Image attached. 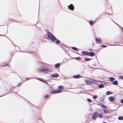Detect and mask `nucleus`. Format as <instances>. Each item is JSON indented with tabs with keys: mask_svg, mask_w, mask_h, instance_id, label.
<instances>
[{
	"mask_svg": "<svg viewBox=\"0 0 123 123\" xmlns=\"http://www.w3.org/2000/svg\"><path fill=\"white\" fill-rule=\"evenodd\" d=\"M96 64L95 63H94L93 64V65L95 66H96Z\"/></svg>",
	"mask_w": 123,
	"mask_h": 123,
	"instance_id": "nucleus-53",
	"label": "nucleus"
},
{
	"mask_svg": "<svg viewBox=\"0 0 123 123\" xmlns=\"http://www.w3.org/2000/svg\"><path fill=\"white\" fill-rule=\"evenodd\" d=\"M59 75L58 73H56V74L54 73L51 75V77L52 78H57L58 77Z\"/></svg>",
	"mask_w": 123,
	"mask_h": 123,
	"instance_id": "nucleus-6",
	"label": "nucleus"
},
{
	"mask_svg": "<svg viewBox=\"0 0 123 123\" xmlns=\"http://www.w3.org/2000/svg\"><path fill=\"white\" fill-rule=\"evenodd\" d=\"M3 65H2V66H8L10 67V66L8 65V64L7 63H6L4 62L3 63Z\"/></svg>",
	"mask_w": 123,
	"mask_h": 123,
	"instance_id": "nucleus-32",
	"label": "nucleus"
},
{
	"mask_svg": "<svg viewBox=\"0 0 123 123\" xmlns=\"http://www.w3.org/2000/svg\"><path fill=\"white\" fill-rule=\"evenodd\" d=\"M49 96V95L48 94H46L45 95V96H44V98H47Z\"/></svg>",
	"mask_w": 123,
	"mask_h": 123,
	"instance_id": "nucleus-40",
	"label": "nucleus"
},
{
	"mask_svg": "<svg viewBox=\"0 0 123 123\" xmlns=\"http://www.w3.org/2000/svg\"><path fill=\"white\" fill-rule=\"evenodd\" d=\"M107 46L104 45H102L100 46V47L103 48H106Z\"/></svg>",
	"mask_w": 123,
	"mask_h": 123,
	"instance_id": "nucleus-30",
	"label": "nucleus"
},
{
	"mask_svg": "<svg viewBox=\"0 0 123 123\" xmlns=\"http://www.w3.org/2000/svg\"><path fill=\"white\" fill-rule=\"evenodd\" d=\"M5 37H7V38H8L9 39V40H10L11 41H11L10 39L9 38H8V37H7L6 36H5Z\"/></svg>",
	"mask_w": 123,
	"mask_h": 123,
	"instance_id": "nucleus-49",
	"label": "nucleus"
},
{
	"mask_svg": "<svg viewBox=\"0 0 123 123\" xmlns=\"http://www.w3.org/2000/svg\"><path fill=\"white\" fill-rule=\"evenodd\" d=\"M95 40L96 42L98 43H101L102 42V40L100 37H96Z\"/></svg>",
	"mask_w": 123,
	"mask_h": 123,
	"instance_id": "nucleus-10",
	"label": "nucleus"
},
{
	"mask_svg": "<svg viewBox=\"0 0 123 123\" xmlns=\"http://www.w3.org/2000/svg\"><path fill=\"white\" fill-rule=\"evenodd\" d=\"M81 59V58L79 57H78L75 58V59L76 60H80Z\"/></svg>",
	"mask_w": 123,
	"mask_h": 123,
	"instance_id": "nucleus-36",
	"label": "nucleus"
},
{
	"mask_svg": "<svg viewBox=\"0 0 123 123\" xmlns=\"http://www.w3.org/2000/svg\"><path fill=\"white\" fill-rule=\"evenodd\" d=\"M119 79H122L123 78V77L121 75H120L119 76Z\"/></svg>",
	"mask_w": 123,
	"mask_h": 123,
	"instance_id": "nucleus-41",
	"label": "nucleus"
},
{
	"mask_svg": "<svg viewBox=\"0 0 123 123\" xmlns=\"http://www.w3.org/2000/svg\"><path fill=\"white\" fill-rule=\"evenodd\" d=\"M89 53H90L88 51H86V55L89 56Z\"/></svg>",
	"mask_w": 123,
	"mask_h": 123,
	"instance_id": "nucleus-37",
	"label": "nucleus"
},
{
	"mask_svg": "<svg viewBox=\"0 0 123 123\" xmlns=\"http://www.w3.org/2000/svg\"><path fill=\"white\" fill-rule=\"evenodd\" d=\"M40 119L41 120H42V121H43V122L44 123H45L44 122V121H43V120H42V118H40Z\"/></svg>",
	"mask_w": 123,
	"mask_h": 123,
	"instance_id": "nucleus-56",
	"label": "nucleus"
},
{
	"mask_svg": "<svg viewBox=\"0 0 123 123\" xmlns=\"http://www.w3.org/2000/svg\"><path fill=\"white\" fill-rule=\"evenodd\" d=\"M52 69L51 68L45 67L42 66L41 68H39L37 69V70L40 73L45 72H51Z\"/></svg>",
	"mask_w": 123,
	"mask_h": 123,
	"instance_id": "nucleus-2",
	"label": "nucleus"
},
{
	"mask_svg": "<svg viewBox=\"0 0 123 123\" xmlns=\"http://www.w3.org/2000/svg\"><path fill=\"white\" fill-rule=\"evenodd\" d=\"M37 22L36 24H35V25H36V24H37Z\"/></svg>",
	"mask_w": 123,
	"mask_h": 123,
	"instance_id": "nucleus-62",
	"label": "nucleus"
},
{
	"mask_svg": "<svg viewBox=\"0 0 123 123\" xmlns=\"http://www.w3.org/2000/svg\"><path fill=\"white\" fill-rule=\"evenodd\" d=\"M30 78H26L25 79V80H30Z\"/></svg>",
	"mask_w": 123,
	"mask_h": 123,
	"instance_id": "nucleus-44",
	"label": "nucleus"
},
{
	"mask_svg": "<svg viewBox=\"0 0 123 123\" xmlns=\"http://www.w3.org/2000/svg\"><path fill=\"white\" fill-rule=\"evenodd\" d=\"M91 59H92V58H88L87 57H85L84 59V60L86 62L90 61Z\"/></svg>",
	"mask_w": 123,
	"mask_h": 123,
	"instance_id": "nucleus-23",
	"label": "nucleus"
},
{
	"mask_svg": "<svg viewBox=\"0 0 123 123\" xmlns=\"http://www.w3.org/2000/svg\"><path fill=\"white\" fill-rule=\"evenodd\" d=\"M109 116H105L104 117H105V118H107V117H109Z\"/></svg>",
	"mask_w": 123,
	"mask_h": 123,
	"instance_id": "nucleus-48",
	"label": "nucleus"
},
{
	"mask_svg": "<svg viewBox=\"0 0 123 123\" xmlns=\"http://www.w3.org/2000/svg\"><path fill=\"white\" fill-rule=\"evenodd\" d=\"M26 53H31V54H33L35 56H37V54H35V53L34 52H28L27 51L26 52Z\"/></svg>",
	"mask_w": 123,
	"mask_h": 123,
	"instance_id": "nucleus-27",
	"label": "nucleus"
},
{
	"mask_svg": "<svg viewBox=\"0 0 123 123\" xmlns=\"http://www.w3.org/2000/svg\"><path fill=\"white\" fill-rule=\"evenodd\" d=\"M20 84H21V83L20 82L18 84V85H17V86H19V85Z\"/></svg>",
	"mask_w": 123,
	"mask_h": 123,
	"instance_id": "nucleus-54",
	"label": "nucleus"
},
{
	"mask_svg": "<svg viewBox=\"0 0 123 123\" xmlns=\"http://www.w3.org/2000/svg\"><path fill=\"white\" fill-rule=\"evenodd\" d=\"M118 119L119 120H123V116H120L118 117Z\"/></svg>",
	"mask_w": 123,
	"mask_h": 123,
	"instance_id": "nucleus-29",
	"label": "nucleus"
},
{
	"mask_svg": "<svg viewBox=\"0 0 123 123\" xmlns=\"http://www.w3.org/2000/svg\"><path fill=\"white\" fill-rule=\"evenodd\" d=\"M101 107L103 108L104 109H106L107 107H107L106 105H105L104 104H102Z\"/></svg>",
	"mask_w": 123,
	"mask_h": 123,
	"instance_id": "nucleus-28",
	"label": "nucleus"
},
{
	"mask_svg": "<svg viewBox=\"0 0 123 123\" xmlns=\"http://www.w3.org/2000/svg\"><path fill=\"white\" fill-rule=\"evenodd\" d=\"M115 79L112 77H109V81L111 82H113Z\"/></svg>",
	"mask_w": 123,
	"mask_h": 123,
	"instance_id": "nucleus-18",
	"label": "nucleus"
},
{
	"mask_svg": "<svg viewBox=\"0 0 123 123\" xmlns=\"http://www.w3.org/2000/svg\"><path fill=\"white\" fill-rule=\"evenodd\" d=\"M112 84L114 85H117L118 84V82L117 80H115L113 81L112 82Z\"/></svg>",
	"mask_w": 123,
	"mask_h": 123,
	"instance_id": "nucleus-16",
	"label": "nucleus"
},
{
	"mask_svg": "<svg viewBox=\"0 0 123 123\" xmlns=\"http://www.w3.org/2000/svg\"><path fill=\"white\" fill-rule=\"evenodd\" d=\"M86 51L85 50H83L81 52V54L83 55H86Z\"/></svg>",
	"mask_w": 123,
	"mask_h": 123,
	"instance_id": "nucleus-31",
	"label": "nucleus"
},
{
	"mask_svg": "<svg viewBox=\"0 0 123 123\" xmlns=\"http://www.w3.org/2000/svg\"><path fill=\"white\" fill-rule=\"evenodd\" d=\"M35 79L37 80H38L42 82H44V80H45V79H42V78H37V77H36Z\"/></svg>",
	"mask_w": 123,
	"mask_h": 123,
	"instance_id": "nucleus-15",
	"label": "nucleus"
},
{
	"mask_svg": "<svg viewBox=\"0 0 123 123\" xmlns=\"http://www.w3.org/2000/svg\"><path fill=\"white\" fill-rule=\"evenodd\" d=\"M24 98V99H25V100H26V101H28L29 102V101H28V100H27L25 98Z\"/></svg>",
	"mask_w": 123,
	"mask_h": 123,
	"instance_id": "nucleus-55",
	"label": "nucleus"
},
{
	"mask_svg": "<svg viewBox=\"0 0 123 123\" xmlns=\"http://www.w3.org/2000/svg\"><path fill=\"white\" fill-rule=\"evenodd\" d=\"M34 43V42H32L29 45L30 46H32L33 48H34V46L33 45H32V44H33V43Z\"/></svg>",
	"mask_w": 123,
	"mask_h": 123,
	"instance_id": "nucleus-38",
	"label": "nucleus"
},
{
	"mask_svg": "<svg viewBox=\"0 0 123 123\" xmlns=\"http://www.w3.org/2000/svg\"><path fill=\"white\" fill-rule=\"evenodd\" d=\"M120 102L121 103L123 104V99H121L120 101Z\"/></svg>",
	"mask_w": 123,
	"mask_h": 123,
	"instance_id": "nucleus-42",
	"label": "nucleus"
},
{
	"mask_svg": "<svg viewBox=\"0 0 123 123\" xmlns=\"http://www.w3.org/2000/svg\"><path fill=\"white\" fill-rule=\"evenodd\" d=\"M61 48L66 53H67V51L66 50L65 48H64L63 46Z\"/></svg>",
	"mask_w": 123,
	"mask_h": 123,
	"instance_id": "nucleus-34",
	"label": "nucleus"
},
{
	"mask_svg": "<svg viewBox=\"0 0 123 123\" xmlns=\"http://www.w3.org/2000/svg\"><path fill=\"white\" fill-rule=\"evenodd\" d=\"M98 112L97 111H95L93 114L92 118L93 120H95L96 119L98 116Z\"/></svg>",
	"mask_w": 123,
	"mask_h": 123,
	"instance_id": "nucleus-3",
	"label": "nucleus"
},
{
	"mask_svg": "<svg viewBox=\"0 0 123 123\" xmlns=\"http://www.w3.org/2000/svg\"><path fill=\"white\" fill-rule=\"evenodd\" d=\"M59 89L62 90L64 89V87L62 86H59L58 87Z\"/></svg>",
	"mask_w": 123,
	"mask_h": 123,
	"instance_id": "nucleus-25",
	"label": "nucleus"
},
{
	"mask_svg": "<svg viewBox=\"0 0 123 123\" xmlns=\"http://www.w3.org/2000/svg\"><path fill=\"white\" fill-rule=\"evenodd\" d=\"M37 121H38V120H39V119H38H38H37Z\"/></svg>",
	"mask_w": 123,
	"mask_h": 123,
	"instance_id": "nucleus-63",
	"label": "nucleus"
},
{
	"mask_svg": "<svg viewBox=\"0 0 123 123\" xmlns=\"http://www.w3.org/2000/svg\"><path fill=\"white\" fill-rule=\"evenodd\" d=\"M11 59H12L11 58L10 59V62H11Z\"/></svg>",
	"mask_w": 123,
	"mask_h": 123,
	"instance_id": "nucleus-61",
	"label": "nucleus"
},
{
	"mask_svg": "<svg viewBox=\"0 0 123 123\" xmlns=\"http://www.w3.org/2000/svg\"><path fill=\"white\" fill-rule=\"evenodd\" d=\"M99 18V17L96 19L95 21H93L92 20H89V22L90 25H92L94 24L95 23L96 21Z\"/></svg>",
	"mask_w": 123,
	"mask_h": 123,
	"instance_id": "nucleus-8",
	"label": "nucleus"
},
{
	"mask_svg": "<svg viewBox=\"0 0 123 123\" xmlns=\"http://www.w3.org/2000/svg\"><path fill=\"white\" fill-rule=\"evenodd\" d=\"M112 92L109 91H107L106 92V94L107 95H109L110 94H112Z\"/></svg>",
	"mask_w": 123,
	"mask_h": 123,
	"instance_id": "nucleus-24",
	"label": "nucleus"
},
{
	"mask_svg": "<svg viewBox=\"0 0 123 123\" xmlns=\"http://www.w3.org/2000/svg\"><path fill=\"white\" fill-rule=\"evenodd\" d=\"M80 76L81 75L80 74H77L73 75V77L74 78L78 79L80 78Z\"/></svg>",
	"mask_w": 123,
	"mask_h": 123,
	"instance_id": "nucleus-11",
	"label": "nucleus"
},
{
	"mask_svg": "<svg viewBox=\"0 0 123 123\" xmlns=\"http://www.w3.org/2000/svg\"><path fill=\"white\" fill-rule=\"evenodd\" d=\"M68 8L69 9L72 10H73L74 9V6L73 4H71L69 5H68Z\"/></svg>",
	"mask_w": 123,
	"mask_h": 123,
	"instance_id": "nucleus-7",
	"label": "nucleus"
},
{
	"mask_svg": "<svg viewBox=\"0 0 123 123\" xmlns=\"http://www.w3.org/2000/svg\"><path fill=\"white\" fill-rule=\"evenodd\" d=\"M88 50H89L90 51H92V49H90L89 50L88 49Z\"/></svg>",
	"mask_w": 123,
	"mask_h": 123,
	"instance_id": "nucleus-50",
	"label": "nucleus"
},
{
	"mask_svg": "<svg viewBox=\"0 0 123 123\" xmlns=\"http://www.w3.org/2000/svg\"><path fill=\"white\" fill-rule=\"evenodd\" d=\"M105 14H107L108 15H110L109 13H108L107 12H105Z\"/></svg>",
	"mask_w": 123,
	"mask_h": 123,
	"instance_id": "nucleus-51",
	"label": "nucleus"
},
{
	"mask_svg": "<svg viewBox=\"0 0 123 123\" xmlns=\"http://www.w3.org/2000/svg\"><path fill=\"white\" fill-rule=\"evenodd\" d=\"M102 82L103 83V85H105L106 84V82H104L103 81Z\"/></svg>",
	"mask_w": 123,
	"mask_h": 123,
	"instance_id": "nucleus-46",
	"label": "nucleus"
},
{
	"mask_svg": "<svg viewBox=\"0 0 123 123\" xmlns=\"http://www.w3.org/2000/svg\"><path fill=\"white\" fill-rule=\"evenodd\" d=\"M108 99L111 102H112L116 99V98H115L113 96L109 97L108 98Z\"/></svg>",
	"mask_w": 123,
	"mask_h": 123,
	"instance_id": "nucleus-9",
	"label": "nucleus"
},
{
	"mask_svg": "<svg viewBox=\"0 0 123 123\" xmlns=\"http://www.w3.org/2000/svg\"><path fill=\"white\" fill-rule=\"evenodd\" d=\"M61 92V91L60 90H51L50 92L51 93L55 94L60 93Z\"/></svg>",
	"mask_w": 123,
	"mask_h": 123,
	"instance_id": "nucleus-4",
	"label": "nucleus"
},
{
	"mask_svg": "<svg viewBox=\"0 0 123 123\" xmlns=\"http://www.w3.org/2000/svg\"><path fill=\"white\" fill-rule=\"evenodd\" d=\"M43 83H45L46 84H47L48 85H49V84L46 81V80H45L44 82H43Z\"/></svg>",
	"mask_w": 123,
	"mask_h": 123,
	"instance_id": "nucleus-39",
	"label": "nucleus"
},
{
	"mask_svg": "<svg viewBox=\"0 0 123 123\" xmlns=\"http://www.w3.org/2000/svg\"><path fill=\"white\" fill-rule=\"evenodd\" d=\"M102 123H107L106 122H102Z\"/></svg>",
	"mask_w": 123,
	"mask_h": 123,
	"instance_id": "nucleus-59",
	"label": "nucleus"
},
{
	"mask_svg": "<svg viewBox=\"0 0 123 123\" xmlns=\"http://www.w3.org/2000/svg\"><path fill=\"white\" fill-rule=\"evenodd\" d=\"M20 95V97H21V98H24L23 97H22V96H21L20 95Z\"/></svg>",
	"mask_w": 123,
	"mask_h": 123,
	"instance_id": "nucleus-58",
	"label": "nucleus"
},
{
	"mask_svg": "<svg viewBox=\"0 0 123 123\" xmlns=\"http://www.w3.org/2000/svg\"><path fill=\"white\" fill-rule=\"evenodd\" d=\"M103 115V114L102 113H100L98 115V117L100 118H103V116H102Z\"/></svg>",
	"mask_w": 123,
	"mask_h": 123,
	"instance_id": "nucleus-17",
	"label": "nucleus"
},
{
	"mask_svg": "<svg viewBox=\"0 0 123 123\" xmlns=\"http://www.w3.org/2000/svg\"><path fill=\"white\" fill-rule=\"evenodd\" d=\"M82 62L83 63H86L85 62H84V61H82Z\"/></svg>",
	"mask_w": 123,
	"mask_h": 123,
	"instance_id": "nucleus-60",
	"label": "nucleus"
},
{
	"mask_svg": "<svg viewBox=\"0 0 123 123\" xmlns=\"http://www.w3.org/2000/svg\"><path fill=\"white\" fill-rule=\"evenodd\" d=\"M58 46L61 48L63 46L67 48V46H66L63 43H62L61 42L59 44Z\"/></svg>",
	"mask_w": 123,
	"mask_h": 123,
	"instance_id": "nucleus-14",
	"label": "nucleus"
},
{
	"mask_svg": "<svg viewBox=\"0 0 123 123\" xmlns=\"http://www.w3.org/2000/svg\"><path fill=\"white\" fill-rule=\"evenodd\" d=\"M106 95H105L102 94L100 97V99L101 100V102L103 103H104V101L103 100L105 99V97Z\"/></svg>",
	"mask_w": 123,
	"mask_h": 123,
	"instance_id": "nucleus-5",
	"label": "nucleus"
},
{
	"mask_svg": "<svg viewBox=\"0 0 123 123\" xmlns=\"http://www.w3.org/2000/svg\"><path fill=\"white\" fill-rule=\"evenodd\" d=\"M85 82L87 84L90 85L91 83V81L86 80H85Z\"/></svg>",
	"mask_w": 123,
	"mask_h": 123,
	"instance_id": "nucleus-21",
	"label": "nucleus"
},
{
	"mask_svg": "<svg viewBox=\"0 0 123 123\" xmlns=\"http://www.w3.org/2000/svg\"><path fill=\"white\" fill-rule=\"evenodd\" d=\"M89 56L92 57L94 55V52L91 51L90 52H89Z\"/></svg>",
	"mask_w": 123,
	"mask_h": 123,
	"instance_id": "nucleus-20",
	"label": "nucleus"
},
{
	"mask_svg": "<svg viewBox=\"0 0 123 123\" xmlns=\"http://www.w3.org/2000/svg\"><path fill=\"white\" fill-rule=\"evenodd\" d=\"M97 85H98V87L99 89L105 87V86L103 85V84L101 83H100L99 84H97Z\"/></svg>",
	"mask_w": 123,
	"mask_h": 123,
	"instance_id": "nucleus-13",
	"label": "nucleus"
},
{
	"mask_svg": "<svg viewBox=\"0 0 123 123\" xmlns=\"http://www.w3.org/2000/svg\"><path fill=\"white\" fill-rule=\"evenodd\" d=\"M97 96L96 95L92 96V98L93 99H95L97 98Z\"/></svg>",
	"mask_w": 123,
	"mask_h": 123,
	"instance_id": "nucleus-33",
	"label": "nucleus"
},
{
	"mask_svg": "<svg viewBox=\"0 0 123 123\" xmlns=\"http://www.w3.org/2000/svg\"><path fill=\"white\" fill-rule=\"evenodd\" d=\"M45 31L47 32V37L45 36V38L47 39H50L52 42L53 43L56 40L55 43L57 45H58L61 42V41L55 37L47 29L45 30Z\"/></svg>",
	"mask_w": 123,
	"mask_h": 123,
	"instance_id": "nucleus-1",
	"label": "nucleus"
},
{
	"mask_svg": "<svg viewBox=\"0 0 123 123\" xmlns=\"http://www.w3.org/2000/svg\"><path fill=\"white\" fill-rule=\"evenodd\" d=\"M115 23V24L117 25H118V26H119V25L117 23Z\"/></svg>",
	"mask_w": 123,
	"mask_h": 123,
	"instance_id": "nucleus-52",
	"label": "nucleus"
},
{
	"mask_svg": "<svg viewBox=\"0 0 123 123\" xmlns=\"http://www.w3.org/2000/svg\"><path fill=\"white\" fill-rule=\"evenodd\" d=\"M121 31L123 33V28L122 27L121 28Z\"/></svg>",
	"mask_w": 123,
	"mask_h": 123,
	"instance_id": "nucleus-47",
	"label": "nucleus"
},
{
	"mask_svg": "<svg viewBox=\"0 0 123 123\" xmlns=\"http://www.w3.org/2000/svg\"><path fill=\"white\" fill-rule=\"evenodd\" d=\"M4 36V35H1V34H0V36Z\"/></svg>",
	"mask_w": 123,
	"mask_h": 123,
	"instance_id": "nucleus-57",
	"label": "nucleus"
},
{
	"mask_svg": "<svg viewBox=\"0 0 123 123\" xmlns=\"http://www.w3.org/2000/svg\"><path fill=\"white\" fill-rule=\"evenodd\" d=\"M9 89H10V90H7V89H6V90H7V91H9V92L11 93V92H10L11 91L12 89L10 88H9Z\"/></svg>",
	"mask_w": 123,
	"mask_h": 123,
	"instance_id": "nucleus-43",
	"label": "nucleus"
},
{
	"mask_svg": "<svg viewBox=\"0 0 123 123\" xmlns=\"http://www.w3.org/2000/svg\"><path fill=\"white\" fill-rule=\"evenodd\" d=\"M97 104L98 105H99V103H97Z\"/></svg>",
	"mask_w": 123,
	"mask_h": 123,
	"instance_id": "nucleus-64",
	"label": "nucleus"
},
{
	"mask_svg": "<svg viewBox=\"0 0 123 123\" xmlns=\"http://www.w3.org/2000/svg\"><path fill=\"white\" fill-rule=\"evenodd\" d=\"M86 100L88 101V102L89 103H91L92 101L89 98H88Z\"/></svg>",
	"mask_w": 123,
	"mask_h": 123,
	"instance_id": "nucleus-35",
	"label": "nucleus"
},
{
	"mask_svg": "<svg viewBox=\"0 0 123 123\" xmlns=\"http://www.w3.org/2000/svg\"><path fill=\"white\" fill-rule=\"evenodd\" d=\"M91 83L94 84H97V83H98V81L97 80H94L92 79V80H91Z\"/></svg>",
	"mask_w": 123,
	"mask_h": 123,
	"instance_id": "nucleus-22",
	"label": "nucleus"
},
{
	"mask_svg": "<svg viewBox=\"0 0 123 123\" xmlns=\"http://www.w3.org/2000/svg\"><path fill=\"white\" fill-rule=\"evenodd\" d=\"M103 104V103H99L98 105H100L101 106L102 104Z\"/></svg>",
	"mask_w": 123,
	"mask_h": 123,
	"instance_id": "nucleus-45",
	"label": "nucleus"
},
{
	"mask_svg": "<svg viewBox=\"0 0 123 123\" xmlns=\"http://www.w3.org/2000/svg\"><path fill=\"white\" fill-rule=\"evenodd\" d=\"M103 112L105 114H107L108 113H110L111 112V111H110L108 110H107L105 109H104L103 110Z\"/></svg>",
	"mask_w": 123,
	"mask_h": 123,
	"instance_id": "nucleus-12",
	"label": "nucleus"
},
{
	"mask_svg": "<svg viewBox=\"0 0 123 123\" xmlns=\"http://www.w3.org/2000/svg\"><path fill=\"white\" fill-rule=\"evenodd\" d=\"M61 66V64L60 63H58L56 64L55 65V67L56 68H59Z\"/></svg>",
	"mask_w": 123,
	"mask_h": 123,
	"instance_id": "nucleus-19",
	"label": "nucleus"
},
{
	"mask_svg": "<svg viewBox=\"0 0 123 123\" xmlns=\"http://www.w3.org/2000/svg\"><path fill=\"white\" fill-rule=\"evenodd\" d=\"M71 48L73 50L77 51H78L77 50V48L76 47H71Z\"/></svg>",
	"mask_w": 123,
	"mask_h": 123,
	"instance_id": "nucleus-26",
	"label": "nucleus"
}]
</instances>
